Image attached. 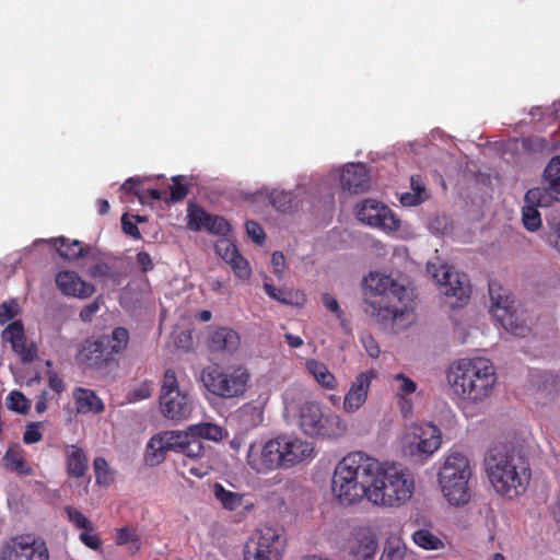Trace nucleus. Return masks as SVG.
Segmentation results:
<instances>
[{
  "instance_id": "nucleus-8",
  "label": "nucleus",
  "mask_w": 560,
  "mask_h": 560,
  "mask_svg": "<svg viewBox=\"0 0 560 560\" xmlns=\"http://www.w3.org/2000/svg\"><path fill=\"white\" fill-rule=\"evenodd\" d=\"M442 442L441 429L433 422L422 421L405 428L399 446L404 456L425 460L441 448Z\"/></svg>"
},
{
  "instance_id": "nucleus-33",
  "label": "nucleus",
  "mask_w": 560,
  "mask_h": 560,
  "mask_svg": "<svg viewBox=\"0 0 560 560\" xmlns=\"http://www.w3.org/2000/svg\"><path fill=\"white\" fill-rule=\"evenodd\" d=\"M108 359L103 340H86L77 355L78 362L86 368H98Z\"/></svg>"
},
{
  "instance_id": "nucleus-13",
  "label": "nucleus",
  "mask_w": 560,
  "mask_h": 560,
  "mask_svg": "<svg viewBox=\"0 0 560 560\" xmlns=\"http://www.w3.org/2000/svg\"><path fill=\"white\" fill-rule=\"evenodd\" d=\"M281 547V537L276 528L260 527L247 540L244 560H280Z\"/></svg>"
},
{
  "instance_id": "nucleus-11",
  "label": "nucleus",
  "mask_w": 560,
  "mask_h": 560,
  "mask_svg": "<svg viewBox=\"0 0 560 560\" xmlns=\"http://www.w3.org/2000/svg\"><path fill=\"white\" fill-rule=\"evenodd\" d=\"M357 219L374 229H378L387 234L398 232L402 238L412 236L408 226L402 228V222L397 218L390 208L375 199H364L355 207Z\"/></svg>"
},
{
  "instance_id": "nucleus-59",
  "label": "nucleus",
  "mask_w": 560,
  "mask_h": 560,
  "mask_svg": "<svg viewBox=\"0 0 560 560\" xmlns=\"http://www.w3.org/2000/svg\"><path fill=\"white\" fill-rule=\"evenodd\" d=\"M102 304V296H97L92 303L85 305L80 312V318L83 322H90L94 315L100 311Z\"/></svg>"
},
{
  "instance_id": "nucleus-2",
  "label": "nucleus",
  "mask_w": 560,
  "mask_h": 560,
  "mask_svg": "<svg viewBox=\"0 0 560 560\" xmlns=\"http://www.w3.org/2000/svg\"><path fill=\"white\" fill-rule=\"evenodd\" d=\"M483 466L490 486L502 498L516 499L529 485V465L512 445L499 444L491 447L485 456Z\"/></svg>"
},
{
  "instance_id": "nucleus-47",
  "label": "nucleus",
  "mask_w": 560,
  "mask_h": 560,
  "mask_svg": "<svg viewBox=\"0 0 560 560\" xmlns=\"http://www.w3.org/2000/svg\"><path fill=\"white\" fill-rule=\"evenodd\" d=\"M5 400L7 407L14 412L25 415L31 409V400L19 390L9 393Z\"/></svg>"
},
{
  "instance_id": "nucleus-22",
  "label": "nucleus",
  "mask_w": 560,
  "mask_h": 560,
  "mask_svg": "<svg viewBox=\"0 0 560 560\" xmlns=\"http://www.w3.org/2000/svg\"><path fill=\"white\" fill-rule=\"evenodd\" d=\"M188 228L192 231L206 230L219 236H225L231 232L229 222L219 215H211L202 208L190 203L187 209Z\"/></svg>"
},
{
  "instance_id": "nucleus-12",
  "label": "nucleus",
  "mask_w": 560,
  "mask_h": 560,
  "mask_svg": "<svg viewBox=\"0 0 560 560\" xmlns=\"http://www.w3.org/2000/svg\"><path fill=\"white\" fill-rule=\"evenodd\" d=\"M490 313L492 317L502 325L510 334L515 336H525L527 327L518 323V318L513 307V301L509 292L498 283L489 284Z\"/></svg>"
},
{
  "instance_id": "nucleus-56",
  "label": "nucleus",
  "mask_w": 560,
  "mask_h": 560,
  "mask_svg": "<svg viewBox=\"0 0 560 560\" xmlns=\"http://www.w3.org/2000/svg\"><path fill=\"white\" fill-rule=\"evenodd\" d=\"M21 308L15 300L4 301L0 304V325H4L14 319Z\"/></svg>"
},
{
  "instance_id": "nucleus-25",
  "label": "nucleus",
  "mask_w": 560,
  "mask_h": 560,
  "mask_svg": "<svg viewBox=\"0 0 560 560\" xmlns=\"http://www.w3.org/2000/svg\"><path fill=\"white\" fill-rule=\"evenodd\" d=\"M55 282L62 294L80 300L89 299L95 292V287L83 280L75 271L58 272Z\"/></svg>"
},
{
  "instance_id": "nucleus-46",
  "label": "nucleus",
  "mask_w": 560,
  "mask_h": 560,
  "mask_svg": "<svg viewBox=\"0 0 560 560\" xmlns=\"http://www.w3.org/2000/svg\"><path fill=\"white\" fill-rule=\"evenodd\" d=\"M115 541L119 546H127L129 551L137 552L140 549V540L135 529L121 527L116 530Z\"/></svg>"
},
{
  "instance_id": "nucleus-26",
  "label": "nucleus",
  "mask_w": 560,
  "mask_h": 560,
  "mask_svg": "<svg viewBox=\"0 0 560 560\" xmlns=\"http://www.w3.org/2000/svg\"><path fill=\"white\" fill-rule=\"evenodd\" d=\"M339 173L340 186L351 194H360L369 189L370 176L365 165L361 163H349L343 165Z\"/></svg>"
},
{
  "instance_id": "nucleus-41",
  "label": "nucleus",
  "mask_w": 560,
  "mask_h": 560,
  "mask_svg": "<svg viewBox=\"0 0 560 560\" xmlns=\"http://www.w3.org/2000/svg\"><path fill=\"white\" fill-rule=\"evenodd\" d=\"M60 256L67 260H77L78 258L86 255V248L79 241H69L65 237H59L54 241Z\"/></svg>"
},
{
  "instance_id": "nucleus-17",
  "label": "nucleus",
  "mask_w": 560,
  "mask_h": 560,
  "mask_svg": "<svg viewBox=\"0 0 560 560\" xmlns=\"http://www.w3.org/2000/svg\"><path fill=\"white\" fill-rule=\"evenodd\" d=\"M364 312L394 331L406 329L416 322V314L411 307L407 305L397 307L393 302L378 305L375 301H369Z\"/></svg>"
},
{
  "instance_id": "nucleus-50",
  "label": "nucleus",
  "mask_w": 560,
  "mask_h": 560,
  "mask_svg": "<svg viewBox=\"0 0 560 560\" xmlns=\"http://www.w3.org/2000/svg\"><path fill=\"white\" fill-rule=\"evenodd\" d=\"M230 232L220 238L215 244L217 254L228 264L234 256L238 255L240 252L235 244L229 237Z\"/></svg>"
},
{
  "instance_id": "nucleus-64",
  "label": "nucleus",
  "mask_w": 560,
  "mask_h": 560,
  "mask_svg": "<svg viewBox=\"0 0 560 560\" xmlns=\"http://www.w3.org/2000/svg\"><path fill=\"white\" fill-rule=\"evenodd\" d=\"M322 300L325 307L328 311L334 313L338 318L342 317V312L340 310L339 303L332 295H330L329 293H325L323 294Z\"/></svg>"
},
{
  "instance_id": "nucleus-39",
  "label": "nucleus",
  "mask_w": 560,
  "mask_h": 560,
  "mask_svg": "<svg viewBox=\"0 0 560 560\" xmlns=\"http://www.w3.org/2000/svg\"><path fill=\"white\" fill-rule=\"evenodd\" d=\"M428 199V192L423 180L417 176L411 177L410 190L400 194L399 201L404 207H415Z\"/></svg>"
},
{
  "instance_id": "nucleus-36",
  "label": "nucleus",
  "mask_w": 560,
  "mask_h": 560,
  "mask_svg": "<svg viewBox=\"0 0 560 560\" xmlns=\"http://www.w3.org/2000/svg\"><path fill=\"white\" fill-rule=\"evenodd\" d=\"M241 338L232 328L219 327L209 336V347L214 351L234 352L240 347Z\"/></svg>"
},
{
  "instance_id": "nucleus-7",
  "label": "nucleus",
  "mask_w": 560,
  "mask_h": 560,
  "mask_svg": "<svg viewBox=\"0 0 560 560\" xmlns=\"http://www.w3.org/2000/svg\"><path fill=\"white\" fill-rule=\"evenodd\" d=\"M201 381L206 389L215 397L233 399L247 392L250 373L243 364H214L203 369Z\"/></svg>"
},
{
  "instance_id": "nucleus-24",
  "label": "nucleus",
  "mask_w": 560,
  "mask_h": 560,
  "mask_svg": "<svg viewBox=\"0 0 560 560\" xmlns=\"http://www.w3.org/2000/svg\"><path fill=\"white\" fill-rule=\"evenodd\" d=\"M547 195L538 187L529 189L524 197V206L522 208V222L524 228L529 232H536L541 228V214L538 207H548L551 202L547 199Z\"/></svg>"
},
{
  "instance_id": "nucleus-9",
  "label": "nucleus",
  "mask_w": 560,
  "mask_h": 560,
  "mask_svg": "<svg viewBox=\"0 0 560 560\" xmlns=\"http://www.w3.org/2000/svg\"><path fill=\"white\" fill-rule=\"evenodd\" d=\"M159 400L161 413L174 423L190 419L195 409L192 395L186 387L180 386L173 370L164 373Z\"/></svg>"
},
{
  "instance_id": "nucleus-63",
  "label": "nucleus",
  "mask_w": 560,
  "mask_h": 560,
  "mask_svg": "<svg viewBox=\"0 0 560 560\" xmlns=\"http://www.w3.org/2000/svg\"><path fill=\"white\" fill-rule=\"evenodd\" d=\"M171 200L177 201L187 195V188L178 182L177 177L173 178V185L168 187Z\"/></svg>"
},
{
  "instance_id": "nucleus-62",
  "label": "nucleus",
  "mask_w": 560,
  "mask_h": 560,
  "mask_svg": "<svg viewBox=\"0 0 560 560\" xmlns=\"http://www.w3.org/2000/svg\"><path fill=\"white\" fill-rule=\"evenodd\" d=\"M89 276L93 279H104L110 276V268L106 262H97L89 270Z\"/></svg>"
},
{
  "instance_id": "nucleus-48",
  "label": "nucleus",
  "mask_w": 560,
  "mask_h": 560,
  "mask_svg": "<svg viewBox=\"0 0 560 560\" xmlns=\"http://www.w3.org/2000/svg\"><path fill=\"white\" fill-rule=\"evenodd\" d=\"M65 512L68 521L75 529L81 532H84L85 529H93L92 521L78 509L73 506H66Z\"/></svg>"
},
{
  "instance_id": "nucleus-51",
  "label": "nucleus",
  "mask_w": 560,
  "mask_h": 560,
  "mask_svg": "<svg viewBox=\"0 0 560 560\" xmlns=\"http://www.w3.org/2000/svg\"><path fill=\"white\" fill-rule=\"evenodd\" d=\"M230 232L220 238L215 244L217 254L228 264L234 256L238 255L240 252L235 244L229 237Z\"/></svg>"
},
{
  "instance_id": "nucleus-20",
  "label": "nucleus",
  "mask_w": 560,
  "mask_h": 560,
  "mask_svg": "<svg viewBox=\"0 0 560 560\" xmlns=\"http://www.w3.org/2000/svg\"><path fill=\"white\" fill-rule=\"evenodd\" d=\"M377 546L374 530L363 526L351 532L346 540L345 550L352 560H374Z\"/></svg>"
},
{
  "instance_id": "nucleus-19",
  "label": "nucleus",
  "mask_w": 560,
  "mask_h": 560,
  "mask_svg": "<svg viewBox=\"0 0 560 560\" xmlns=\"http://www.w3.org/2000/svg\"><path fill=\"white\" fill-rule=\"evenodd\" d=\"M378 376L375 369H369L355 375L342 400L346 413L359 411L368 401L372 382Z\"/></svg>"
},
{
  "instance_id": "nucleus-30",
  "label": "nucleus",
  "mask_w": 560,
  "mask_h": 560,
  "mask_svg": "<svg viewBox=\"0 0 560 560\" xmlns=\"http://www.w3.org/2000/svg\"><path fill=\"white\" fill-rule=\"evenodd\" d=\"M4 469L19 477H27L33 474L32 465L26 460V452L20 444H12L2 457Z\"/></svg>"
},
{
  "instance_id": "nucleus-18",
  "label": "nucleus",
  "mask_w": 560,
  "mask_h": 560,
  "mask_svg": "<svg viewBox=\"0 0 560 560\" xmlns=\"http://www.w3.org/2000/svg\"><path fill=\"white\" fill-rule=\"evenodd\" d=\"M389 388L401 416L404 418L411 417L415 400L422 394L418 383L407 374L398 372L390 376Z\"/></svg>"
},
{
  "instance_id": "nucleus-21",
  "label": "nucleus",
  "mask_w": 560,
  "mask_h": 560,
  "mask_svg": "<svg viewBox=\"0 0 560 560\" xmlns=\"http://www.w3.org/2000/svg\"><path fill=\"white\" fill-rule=\"evenodd\" d=\"M277 440L280 468H290L308 459L313 454L312 444L300 438L281 435Z\"/></svg>"
},
{
  "instance_id": "nucleus-1",
  "label": "nucleus",
  "mask_w": 560,
  "mask_h": 560,
  "mask_svg": "<svg viewBox=\"0 0 560 560\" xmlns=\"http://www.w3.org/2000/svg\"><path fill=\"white\" fill-rule=\"evenodd\" d=\"M283 417L303 434L320 440H338L348 431L347 421L319 400L310 398L300 384L288 386L282 394Z\"/></svg>"
},
{
  "instance_id": "nucleus-6",
  "label": "nucleus",
  "mask_w": 560,
  "mask_h": 560,
  "mask_svg": "<svg viewBox=\"0 0 560 560\" xmlns=\"http://www.w3.org/2000/svg\"><path fill=\"white\" fill-rule=\"evenodd\" d=\"M472 475V464L464 452L451 450L443 456L438 485L447 504L455 508L468 504Z\"/></svg>"
},
{
  "instance_id": "nucleus-52",
  "label": "nucleus",
  "mask_w": 560,
  "mask_h": 560,
  "mask_svg": "<svg viewBox=\"0 0 560 560\" xmlns=\"http://www.w3.org/2000/svg\"><path fill=\"white\" fill-rule=\"evenodd\" d=\"M228 265L233 270L235 277L242 280H248L252 276V268L249 262L241 255L234 256Z\"/></svg>"
},
{
  "instance_id": "nucleus-43",
  "label": "nucleus",
  "mask_w": 560,
  "mask_h": 560,
  "mask_svg": "<svg viewBox=\"0 0 560 560\" xmlns=\"http://www.w3.org/2000/svg\"><path fill=\"white\" fill-rule=\"evenodd\" d=\"M413 542L424 550H441L445 547L443 540L429 529L421 528L412 534Z\"/></svg>"
},
{
  "instance_id": "nucleus-45",
  "label": "nucleus",
  "mask_w": 560,
  "mask_h": 560,
  "mask_svg": "<svg viewBox=\"0 0 560 560\" xmlns=\"http://www.w3.org/2000/svg\"><path fill=\"white\" fill-rule=\"evenodd\" d=\"M269 399L268 395H260L258 399L253 400L246 405H244L241 409L243 416L252 417L250 423L253 425H257L262 422L264 419V409Z\"/></svg>"
},
{
  "instance_id": "nucleus-3",
  "label": "nucleus",
  "mask_w": 560,
  "mask_h": 560,
  "mask_svg": "<svg viewBox=\"0 0 560 560\" xmlns=\"http://www.w3.org/2000/svg\"><path fill=\"white\" fill-rule=\"evenodd\" d=\"M368 482V501L385 509L405 505L416 489L415 477L408 468L397 463H382L373 457Z\"/></svg>"
},
{
  "instance_id": "nucleus-16",
  "label": "nucleus",
  "mask_w": 560,
  "mask_h": 560,
  "mask_svg": "<svg viewBox=\"0 0 560 560\" xmlns=\"http://www.w3.org/2000/svg\"><path fill=\"white\" fill-rule=\"evenodd\" d=\"M175 453L183 455V466L197 478H203L209 474V465L205 462V446L185 430H176Z\"/></svg>"
},
{
  "instance_id": "nucleus-57",
  "label": "nucleus",
  "mask_w": 560,
  "mask_h": 560,
  "mask_svg": "<svg viewBox=\"0 0 560 560\" xmlns=\"http://www.w3.org/2000/svg\"><path fill=\"white\" fill-rule=\"evenodd\" d=\"M80 541L92 550H100L102 547V539L100 535L95 532V527L93 529H85L81 532L79 535Z\"/></svg>"
},
{
  "instance_id": "nucleus-28",
  "label": "nucleus",
  "mask_w": 560,
  "mask_h": 560,
  "mask_svg": "<svg viewBox=\"0 0 560 560\" xmlns=\"http://www.w3.org/2000/svg\"><path fill=\"white\" fill-rule=\"evenodd\" d=\"M35 556V536L20 535L11 538L2 548L0 560H33Z\"/></svg>"
},
{
  "instance_id": "nucleus-23",
  "label": "nucleus",
  "mask_w": 560,
  "mask_h": 560,
  "mask_svg": "<svg viewBox=\"0 0 560 560\" xmlns=\"http://www.w3.org/2000/svg\"><path fill=\"white\" fill-rule=\"evenodd\" d=\"M176 430L161 431L150 438L145 445L143 459L145 465L155 467L162 464L167 452H175Z\"/></svg>"
},
{
  "instance_id": "nucleus-31",
  "label": "nucleus",
  "mask_w": 560,
  "mask_h": 560,
  "mask_svg": "<svg viewBox=\"0 0 560 560\" xmlns=\"http://www.w3.org/2000/svg\"><path fill=\"white\" fill-rule=\"evenodd\" d=\"M304 365L306 372L320 388L328 392H335L338 389L339 382L337 376L324 362L314 358H308Z\"/></svg>"
},
{
  "instance_id": "nucleus-58",
  "label": "nucleus",
  "mask_w": 560,
  "mask_h": 560,
  "mask_svg": "<svg viewBox=\"0 0 560 560\" xmlns=\"http://www.w3.org/2000/svg\"><path fill=\"white\" fill-rule=\"evenodd\" d=\"M360 341L371 359H377L380 357L381 348L371 335H362Z\"/></svg>"
},
{
  "instance_id": "nucleus-10",
  "label": "nucleus",
  "mask_w": 560,
  "mask_h": 560,
  "mask_svg": "<svg viewBox=\"0 0 560 560\" xmlns=\"http://www.w3.org/2000/svg\"><path fill=\"white\" fill-rule=\"evenodd\" d=\"M427 271L436 281L451 306L458 307L467 303L470 287L466 275L442 262L439 258L427 264Z\"/></svg>"
},
{
  "instance_id": "nucleus-38",
  "label": "nucleus",
  "mask_w": 560,
  "mask_h": 560,
  "mask_svg": "<svg viewBox=\"0 0 560 560\" xmlns=\"http://www.w3.org/2000/svg\"><path fill=\"white\" fill-rule=\"evenodd\" d=\"M184 430L197 441L208 440L212 442H219L222 441L228 434L222 427L211 422L190 424Z\"/></svg>"
},
{
  "instance_id": "nucleus-29",
  "label": "nucleus",
  "mask_w": 560,
  "mask_h": 560,
  "mask_svg": "<svg viewBox=\"0 0 560 560\" xmlns=\"http://www.w3.org/2000/svg\"><path fill=\"white\" fill-rule=\"evenodd\" d=\"M46 371L42 372L40 375H37V384L46 387H49V390L42 389L40 399L37 401V413L44 412L48 405L47 402L56 399L57 395L63 390V383L58 375L52 372L50 368V362H46Z\"/></svg>"
},
{
  "instance_id": "nucleus-54",
  "label": "nucleus",
  "mask_w": 560,
  "mask_h": 560,
  "mask_svg": "<svg viewBox=\"0 0 560 560\" xmlns=\"http://www.w3.org/2000/svg\"><path fill=\"white\" fill-rule=\"evenodd\" d=\"M153 393V383L149 381L138 384L127 396L128 402H137L149 398Z\"/></svg>"
},
{
  "instance_id": "nucleus-27",
  "label": "nucleus",
  "mask_w": 560,
  "mask_h": 560,
  "mask_svg": "<svg viewBox=\"0 0 560 560\" xmlns=\"http://www.w3.org/2000/svg\"><path fill=\"white\" fill-rule=\"evenodd\" d=\"M2 339L9 342L13 351L19 354L24 362H31L35 359V346H26L24 327L20 320L11 322L2 331Z\"/></svg>"
},
{
  "instance_id": "nucleus-34",
  "label": "nucleus",
  "mask_w": 560,
  "mask_h": 560,
  "mask_svg": "<svg viewBox=\"0 0 560 560\" xmlns=\"http://www.w3.org/2000/svg\"><path fill=\"white\" fill-rule=\"evenodd\" d=\"M213 495L219 504L230 512L236 511L241 508L246 510H250L253 508V503L247 501L246 494L228 489L221 483H215L213 486Z\"/></svg>"
},
{
  "instance_id": "nucleus-15",
  "label": "nucleus",
  "mask_w": 560,
  "mask_h": 560,
  "mask_svg": "<svg viewBox=\"0 0 560 560\" xmlns=\"http://www.w3.org/2000/svg\"><path fill=\"white\" fill-rule=\"evenodd\" d=\"M279 445L277 438L253 441L246 451V466L258 475L269 474L278 468Z\"/></svg>"
},
{
  "instance_id": "nucleus-44",
  "label": "nucleus",
  "mask_w": 560,
  "mask_h": 560,
  "mask_svg": "<svg viewBox=\"0 0 560 560\" xmlns=\"http://www.w3.org/2000/svg\"><path fill=\"white\" fill-rule=\"evenodd\" d=\"M406 545L399 537L387 539L380 560H406Z\"/></svg>"
},
{
  "instance_id": "nucleus-5",
  "label": "nucleus",
  "mask_w": 560,
  "mask_h": 560,
  "mask_svg": "<svg viewBox=\"0 0 560 560\" xmlns=\"http://www.w3.org/2000/svg\"><path fill=\"white\" fill-rule=\"evenodd\" d=\"M372 457L362 452L343 456L336 465L331 479V493L341 505H354L368 500Z\"/></svg>"
},
{
  "instance_id": "nucleus-55",
  "label": "nucleus",
  "mask_w": 560,
  "mask_h": 560,
  "mask_svg": "<svg viewBox=\"0 0 560 560\" xmlns=\"http://www.w3.org/2000/svg\"><path fill=\"white\" fill-rule=\"evenodd\" d=\"M548 228L549 231L544 236L545 242L560 255V219L549 222Z\"/></svg>"
},
{
  "instance_id": "nucleus-37",
  "label": "nucleus",
  "mask_w": 560,
  "mask_h": 560,
  "mask_svg": "<svg viewBox=\"0 0 560 560\" xmlns=\"http://www.w3.org/2000/svg\"><path fill=\"white\" fill-rule=\"evenodd\" d=\"M66 467L70 478H82L88 470V457L77 445H69L65 451Z\"/></svg>"
},
{
  "instance_id": "nucleus-49",
  "label": "nucleus",
  "mask_w": 560,
  "mask_h": 560,
  "mask_svg": "<svg viewBox=\"0 0 560 560\" xmlns=\"http://www.w3.org/2000/svg\"><path fill=\"white\" fill-rule=\"evenodd\" d=\"M150 177H131L129 179H127L122 185H121V190L124 191V195L120 196V200L122 202H128L129 199H128V195H136L138 198H139V201L141 203L144 202V199H145V196L140 194V191L138 190V187L145 180H149Z\"/></svg>"
},
{
  "instance_id": "nucleus-40",
  "label": "nucleus",
  "mask_w": 560,
  "mask_h": 560,
  "mask_svg": "<svg viewBox=\"0 0 560 560\" xmlns=\"http://www.w3.org/2000/svg\"><path fill=\"white\" fill-rule=\"evenodd\" d=\"M305 190H306L305 184L303 182H300L296 186L295 195H293V192H287V191L278 190V189H271V190L266 189L262 192L268 197V199L270 200V202L272 203L273 207H276L277 209H279L281 211H288L292 208L291 203H292L293 197H295L301 191H305Z\"/></svg>"
},
{
  "instance_id": "nucleus-53",
  "label": "nucleus",
  "mask_w": 560,
  "mask_h": 560,
  "mask_svg": "<svg viewBox=\"0 0 560 560\" xmlns=\"http://www.w3.org/2000/svg\"><path fill=\"white\" fill-rule=\"evenodd\" d=\"M96 482L107 486L113 480V475L108 468L107 462L103 457H96L93 462Z\"/></svg>"
},
{
  "instance_id": "nucleus-35",
  "label": "nucleus",
  "mask_w": 560,
  "mask_h": 560,
  "mask_svg": "<svg viewBox=\"0 0 560 560\" xmlns=\"http://www.w3.org/2000/svg\"><path fill=\"white\" fill-rule=\"evenodd\" d=\"M72 397L78 413L97 415L105 409L103 400L92 389L78 387L73 390Z\"/></svg>"
},
{
  "instance_id": "nucleus-61",
  "label": "nucleus",
  "mask_w": 560,
  "mask_h": 560,
  "mask_svg": "<svg viewBox=\"0 0 560 560\" xmlns=\"http://www.w3.org/2000/svg\"><path fill=\"white\" fill-rule=\"evenodd\" d=\"M272 270L278 278H282L285 269V258L282 253L275 252L271 257Z\"/></svg>"
},
{
  "instance_id": "nucleus-60",
  "label": "nucleus",
  "mask_w": 560,
  "mask_h": 560,
  "mask_svg": "<svg viewBox=\"0 0 560 560\" xmlns=\"http://www.w3.org/2000/svg\"><path fill=\"white\" fill-rule=\"evenodd\" d=\"M246 232H247V235L255 243L260 244L264 241L265 234H264L261 226L258 223H256L254 221H248L246 223Z\"/></svg>"
},
{
  "instance_id": "nucleus-4",
  "label": "nucleus",
  "mask_w": 560,
  "mask_h": 560,
  "mask_svg": "<svg viewBox=\"0 0 560 560\" xmlns=\"http://www.w3.org/2000/svg\"><path fill=\"white\" fill-rule=\"evenodd\" d=\"M447 383L453 394L465 405H478L493 393L495 368L486 358L460 359L447 370Z\"/></svg>"
},
{
  "instance_id": "nucleus-14",
  "label": "nucleus",
  "mask_w": 560,
  "mask_h": 560,
  "mask_svg": "<svg viewBox=\"0 0 560 560\" xmlns=\"http://www.w3.org/2000/svg\"><path fill=\"white\" fill-rule=\"evenodd\" d=\"M405 291V287L390 276L378 271L370 272L364 279V308L369 301H375L378 305L401 302Z\"/></svg>"
},
{
  "instance_id": "nucleus-32",
  "label": "nucleus",
  "mask_w": 560,
  "mask_h": 560,
  "mask_svg": "<svg viewBox=\"0 0 560 560\" xmlns=\"http://www.w3.org/2000/svg\"><path fill=\"white\" fill-rule=\"evenodd\" d=\"M544 187H538L552 203L560 202V155L553 156L542 173Z\"/></svg>"
},
{
  "instance_id": "nucleus-42",
  "label": "nucleus",
  "mask_w": 560,
  "mask_h": 560,
  "mask_svg": "<svg viewBox=\"0 0 560 560\" xmlns=\"http://www.w3.org/2000/svg\"><path fill=\"white\" fill-rule=\"evenodd\" d=\"M101 340L104 341V348H106L107 355L110 358V355L119 353L127 348L129 332L126 328L117 327L110 336L104 337Z\"/></svg>"
}]
</instances>
